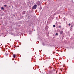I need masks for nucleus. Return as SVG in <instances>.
<instances>
[{"mask_svg": "<svg viewBox=\"0 0 74 74\" xmlns=\"http://www.w3.org/2000/svg\"><path fill=\"white\" fill-rule=\"evenodd\" d=\"M37 5H34L32 8V10H35V9H36V8H37Z\"/></svg>", "mask_w": 74, "mask_h": 74, "instance_id": "1", "label": "nucleus"}, {"mask_svg": "<svg viewBox=\"0 0 74 74\" xmlns=\"http://www.w3.org/2000/svg\"><path fill=\"white\" fill-rule=\"evenodd\" d=\"M37 4L38 5V6H40V2H38L37 3Z\"/></svg>", "mask_w": 74, "mask_h": 74, "instance_id": "2", "label": "nucleus"}, {"mask_svg": "<svg viewBox=\"0 0 74 74\" xmlns=\"http://www.w3.org/2000/svg\"><path fill=\"white\" fill-rule=\"evenodd\" d=\"M26 13V12L25 11H23L22 12V14H25Z\"/></svg>", "mask_w": 74, "mask_h": 74, "instance_id": "3", "label": "nucleus"}, {"mask_svg": "<svg viewBox=\"0 0 74 74\" xmlns=\"http://www.w3.org/2000/svg\"><path fill=\"white\" fill-rule=\"evenodd\" d=\"M1 10H4V8H3V7H2L1 8Z\"/></svg>", "mask_w": 74, "mask_h": 74, "instance_id": "4", "label": "nucleus"}, {"mask_svg": "<svg viewBox=\"0 0 74 74\" xmlns=\"http://www.w3.org/2000/svg\"><path fill=\"white\" fill-rule=\"evenodd\" d=\"M42 45H45V43H44V42H42Z\"/></svg>", "mask_w": 74, "mask_h": 74, "instance_id": "5", "label": "nucleus"}, {"mask_svg": "<svg viewBox=\"0 0 74 74\" xmlns=\"http://www.w3.org/2000/svg\"><path fill=\"white\" fill-rule=\"evenodd\" d=\"M63 32L62 31H61L60 32V34H63Z\"/></svg>", "mask_w": 74, "mask_h": 74, "instance_id": "6", "label": "nucleus"}, {"mask_svg": "<svg viewBox=\"0 0 74 74\" xmlns=\"http://www.w3.org/2000/svg\"><path fill=\"white\" fill-rule=\"evenodd\" d=\"M13 58H15V55L13 54Z\"/></svg>", "mask_w": 74, "mask_h": 74, "instance_id": "7", "label": "nucleus"}, {"mask_svg": "<svg viewBox=\"0 0 74 74\" xmlns=\"http://www.w3.org/2000/svg\"><path fill=\"white\" fill-rule=\"evenodd\" d=\"M58 34L57 33H56V36H58Z\"/></svg>", "mask_w": 74, "mask_h": 74, "instance_id": "8", "label": "nucleus"}, {"mask_svg": "<svg viewBox=\"0 0 74 74\" xmlns=\"http://www.w3.org/2000/svg\"><path fill=\"white\" fill-rule=\"evenodd\" d=\"M23 18V16H21V19H22V18Z\"/></svg>", "mask_w": 74, "mask_h": 74, "instance_id": "9", "label": "nucleus"}, {"mask_svg": "<svg viewBox=\"0 0 74 74\" xmlns=\"http://www.w3.org/2000/svg\"><path fill=\"white\" fill-rule=\"evenodd\" d=\"M73 26H74V25H71V27H73Z\"/></svg>", "mask_w": 74, "mask_h": 74, "instance_id": "10", "label": "nucleus"}, {"mask_svg": "<svg viewBox=\"0 0 74 74\" xmlns=\"http://www.w3.org/2000/svg\"><path fill=\"white\" fill-rule=\"evenodd\" d=\"M53 27H55V25H53Z\"/></svg>", "mask_w": 74, "mask_h": 74, "instance_id": "11", "label": "nucleus"}, {"mask_svg": "<svg viewBox=\"0 0 74 74\" xmlns=\"http://www.w3.org/2000/svg\"><path fill=\"white\" fill-rule=\"evenodd\" d=\"M69 26H70V25H71V24L69 23Z\"/></svg>", "mask_w": 74, "mask_h": 74, "instance_id": "12", "label": "nucleus"}, {"mask_svg": "<svg viewBox=\"0 0 74 74\" xmlns=\"http://www.w3.org/2000/svg\"><path fill=\"white\" fill-rule=\"evenodd\" d=\"M59 28H60L61 27V26H60V25L59 26Z\"/></svg>", "mask_w": 74, "mask_h": 74, "instance_id": "13", "label": "nucleus"}, {"mask_svg": "<svg viewBox=\"0 0 74 74\" xmlns=\"http://www.w3.org/2000/svg\"><path fill=\"white\" fill-rule=\"evenodd\" d=\"M4 6H5V7H7V5H4Z\"/></svg>", "mask_w": 74, "mask_h": 74, "instance_id": "14", "label": "nucleus"}, {"mask_svg": "<svg viewBox=\"0 0 74 74\" xmlns=\"http://www.w3.org/2000/svg\"><path fill=\"white\" fill-rule=\"evenodd\" d=\"M53 71H55V69H53Z\"/></svg>", "mask_w": 74, "mask_h": 74, "instance_id": "15", "label": "nucleus"}, {"mask_svg": "<svg viewBox=\"0 0 74 74\" xmlns=\"http://www.w3.org/2000/svg\"><path fill=\"white\" fill-rule=\"evenodd\" d=\"M14 16H15V15H14Z\"/></svg>", "mask_w": 74, "mask_h": 74, "instance_id": "16", "label": "nucleus"}, {"mask_svg": "<svg viewBox=\"0 0 74 74\" xmlns=\"http://www.w3.org/2000/svg\"><path fill=\"white\" fill-rule=\"evenodd\" d=\"M57 73V71H56V73Z\"/></svg>", "mask_w": 74, "mask_h": 74, "instance_id": "17", "label": "nucleus"}]
</instances>
